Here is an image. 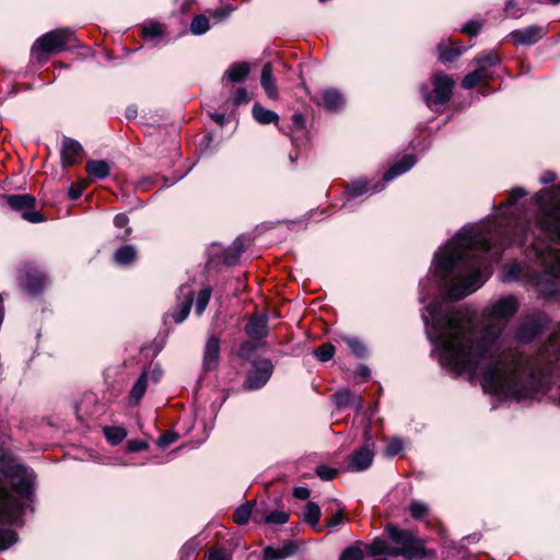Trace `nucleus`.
Masks as SVG:
<instances>
[{
    "label": "nucleus",
    "instance_id": "nucleus-1",
    "mask_svg": "<svg viewBox=\"0 0 560 560\" xmlns=\"http://www.w3.org/2000/svg\"><path fill=\"white\" fill-rule=\"evenodd\" d=\"M429 315L422 314L428 328L431 319L432 330L427 329L430 341L440 349V363L443 368L456 373H467L474 377L481 375V386L485 392L502 399L522 401L533 399L542 386L541 376L529 370L525 377H520L522 362L512 360L509 374L501 373L494 361V346L501 328L494 325L485 326L477 338L474 328L464 315L441 302H432L427 307Z\"/></svg>",
    "mask_w": 560,
    "mask_h": 560
},
{
    "label": "nucleus",
    "instance_id": "nucleus-2",
    "mask_svg": "<svg viewBox=\"0 0 560 560\" xmlns=\"http://www.w3.org/2000/svg\"><path fill=\"white\" fill-rule=\"evenodd\" d=\"M435 271L440 275V284L452 300H462L480 288L482 280L480 267L482 257L460 250H447L434 254Z\"/></svg>",
    "mask_w": 560,
    "mask_h": 560
},
{
    "label": "nucleus",
    "instance_id": "nucleus-3",
    "mask_svg": "<svg viewBox=\"0 0 560 560\" xmlns=\"http://www.w3.org/2000/svg\"><path fill=\"white\" fill-rule=\"evenodd\" d=\"M2 471L23 502H18L5 487L0 486V517L11 521L27 509L33 512L37 485L35 471L22 464L9 465Z\"/></svg>",
    "mask_w": 560,
    "mask_h": 560
},
{
    "label": "nucleus",
    "instance_id": "nucleus-4",
    "mask_svg": "<svg viewBox=\"0 0 560 560\" xmlns=\"http://www.w3.org/2000/svg\"><path fill=\"white\" fill-rule=\"evenodd\" d=\"M365 552L369 557H402L407 560L428 557L424 539L393 523L384 527L382 536L375 537L365 546Z\"/></svg>",
    "mask_w": 560,
    "mask_h": 560
},
{
    "label": "nucleus",
    "instance_id": "nucleus-5",
    "mask_svg": "<svg viewBox=\"0 0 560 560\" xmlns=\"http://www.w3.org/2000/svg\"><path fill=\"white\" fill-rule=\"evenodd\" d=\"M455 81L444 71L434 72L429 83L423 82L419 85V92L425 106L436 114H442L445 106L453 96Z\"/></svg>",
    "mask_w": 560,
    "mask_h": 560
},
{
    "label": "nucleus",
    "instance_id": "nucleus-6",
    "mask_svg": "<svg viewBox=\"0 0 560 560\" xmlns=\"http://www.w3.org/2000/svg\"><path fill=\"white\" fill-rule=\"evenodd\" d=\"M79 46V40L75 37L73 30L69 27L56 28L43 34L38 37L32 48L31 52L33 57L38 60L42 59V55L45 57L54 54H58L66 50H71Z\"/></svg>",
    "mask_w": 560,
    "mask_h": 560
},
{
    "label": "nucleus",
    "instance_id": "nucleus-7",
    "mask_svg": "<svg viewBox=\"0 0 560 560\" xmlns=\"http://www.w3.org/2000/svg\"><path fill=\"white\" fill-rule=\"evenodd\" d=\"M16 279L21 290L31 296L42 295L50 284L48 275L34 261H25L19 269Z\"/></svg>",
    "mask_w": 560,
    "mask_h": 560
},
{
    "label": "nucleus",
    "instance_id": "nucleus-8",
    "mask_svg": "<svg viewBox=\"0 0 560 560\" xmlns=\"http://www.w3.org/2000/svg\"><path fill=\"white\" fill-rule=\"evenodd\" d=\"M550 323L551 318L547 313L535 311L521 320L514 338L522 345H529L548 329Z\"/></svg>",
    "mask_w": 560,
    "mask_h": 560
},
{
    "label": "nucleus",
    "instance_id": "nucleus-9",
    "mask_svg": "<svg viewBox=\"0 0 560 560\" xmlns=\"http://www.w3.org/2000/svg\"><path fill=\"white\" fill-rule=\"evenodd\" d=\"M0 199L5 202L9 209L16 212L30 223H42L46 221L45 214L36 209V198L31 194H4Z\"/></svg>",
    "mask_w": 560,
    "mask_h": 560
},
{
    "label": "nucleus",
    "instance_id": "nucleus-10",
    "mask_svg": "<svg viewBox=\"0 0 560 560\" xmlns=\"http://www.w3.org/2000/svg\"><path fill=\"white\" fill-rule=\"evenodd\" d=\"M375 456V441L370 423L363 429V444L349 457L348 470L360 472L369 469Z\"/></svg>",
    "mask_w": 560,
    "mask_h": 560
},
{
    "label": "nucleus",
    "instance_id": "nucleus-11",
    "mask_svg": "<svg viewBox=\"0 0 560 560\" xmlns=\"http://www.w3.org/2000/svg\"><path fill=\"white\" fill-rule=\"evenodd\" d=\"M273 363L268 358L252 361V369L247 371L243 382V389L257 390L262 388L273 373Z\"/></svg>",
    "mask_w": 560,
    "mask_h": 560
},
{
    "label": "nucleus",
    "instance_id": "nucleus-12",
    "mask_svg": "<svg viewBox=\"0 0 560 560\" xmlns=\"http://www.w3.org/2000/svg\"><path fill=\"white\" fill-rule=\"evenodd\" d=\"M520 303L515 295L500 298L492 305L486 307L485 315L489 318L510 320L518 311Z\"/></svg>",
    "mask_w": 560,
    "mask_h": 560
},
{
    "label": "nucleus",
    "instance_id": "nucleus-13",
    "mask_svg": "<svg viewBox=\"0 0 560 560\" xmlns=\"http://www.w3.org/2000/svg\"><path fill=\"white\" fill-rule=\"evenodd\" d=\"M539 229L555 240H560V205L542 207L537 219Z\"/></svg>",
    "mask_w": 560,
    "mask_h": 560
},
{
    "label": "nucleus",
    "instance_id": "nucleus-14",
    "mask_svg": "<svg viewBox=\"0 0 560 560\" xmlns=\"http://www.w3.org/2000/svg\"><path fill=\"white\" fill-rule=\"evenodd\" d=\"M269 316L267 312H256L252 314L244 325V332L247 338L265 342L264 340L269 336Z\"/></svg>",
    "mask_w": 560,
    "mask_h": 560
},
{
    "label": "nucleus",
    "instance_id": "nucleus-15",
    "mask_svg": "<svg viewBox=\"0 0 560 560\" xmlns=\"http://www.w3.org/2000/svg\"><path fill=\"white\" fill-rule=\"evenodd\" d=\"M547 34V27L538 24H532L524 28L512 31L509 36L516 45L533 46Z\"/></svg>",
    "mask_w": 560,
    "mask_h": 560
},
{
    "label": "nucleus",
    "instance_id": "nucleus-16",
    "mask_svg": "<svg viewBox=\"0 0 560 560\" xmlns=\"http://www.w3.org/2000/svg\"><path fill=\"white\" fill-rule=\"evenodd\" d=\"M179 293L184 296V300L177 303L174 311L170 315H164V325L167 324V319L170 316L176 324H180L187 318V316L190 313L195 296L194 291L188 285H182L179 288Z\"/></svg>",
    "mask_w": 560,
    "mask_h": 560
},
{
    "label": "nucleus",
    "instance_id": "nucleus-17",
    "mask_svg": "<svg viewBox=\"0 0 560 560\" xmlns=\"http://www.w3.org/2000/svg\"><path fill=\"white\" fill-rule=\"evenodd\" d=\"M537 291L546 300L560 298V278L552 275L551 270H546L537 279Z\"/></svg>",
    "mask_w": 560,
    "mask_h": 560
},
{
    "label": "nucleus",
    "instance_id": "nucleus-18",
    "mask_svg": "<svg viewBox=\"0 0 560 560\" xmlns=\"http://www.w3.org/2000/svg\"><path fill=\"white\" fill-rule=\"evenodd\" d=\"M220 339L211 335L207 338L203 354H202V370L211 372L218 369L220 359Z\"/></svg>",
    "mask_w": 560,
    "mask_h": 560
},
{
    "label": "nucleus",
    "instance_id": "nucleus-19",
    "mask_svg": "<svg viewBox=\"0 0 560 560\" xmlns=\"http://www.w3.org/2000/svg\"><path fill=\"white\" fill-rule=\"evenodd\" d=\"M83 153V147L79 141L65 137L60 149L61 163L63 167L79 163Z\"/></svg>",
    "mask_w": 560,
    "mask_h": 560
},
{
    "label": "nucleus",
    "instance_id": "nucleus-20",
    "mask_svg": "<svg viewBox=\"0 0 560 560\" xmlns=\"http://www.w3.org/2000/svg\"><path fill=\"white\" fill-rule=\"evenodd\" d=\"M318 106L327 112H337L345 105L343 95L337 89H325L319 97L312 98Z\"/></svg>",
    "mask_w": 560,
    "mask_h": 560
},
{
    "label": "nucleus",
    "instance_id": "nucleus-21",
    "mask_svg": "<svg viewBox=\"0 0 560 560\" xmlns=\"http://www.w3.org/2000/svg\"><path fill=\"white\" fill-rule=\"evenodd\" d=\"M466 49L467 48L460 42L456 43V45H452L451 43L442 39L436 45L438 60L442 65L452 63L460 57Z\"/></svg>",
    "mask_w": 560,
    "mask_h": 560
},
{
    "label": "nucleus",
    "instance_id": "nucleus-22",
    "mask_svg": "<svg viewBox=\"0 0 560 560\" xmlns=\"http://www.w3.org/2000/svg\"><path fill=\"white\" fill-rule=\"evenodd\" d=\"M332 399L339 410L352 407L357 411H360L363 408V398L349 388H339L332 395Z\"/></svg>",
    "mask_w": 560,
    "mask_h": 560
},
{
    "label": "nucleus",
    "instance_id": "nucleus-23",
    "mask_svg": "<svg viewBox=\"0 0 560 560\" xmlns=\"http://www.w3.org/2000/svg\"><path fill=\"white\" fill-rule=\"evenodd\" d=\"M417 162L415 154H405L399 161L395 162L384 174L383 179L390 182L399 175L408 172Z\"/></svg>",
    "mask_w": 560,
    "mask_h": 560
},
{
    "label": "nucleus",
    "instance_id": "nucleus-24",
    "mask_svg": "<svg viewBox=\"0 0 560 560\" xmlns=\"http://www.w3.org/2000/svg\"><path fill=\"white\" fill-rule=\"evenodd\" d=\"M250 72V67L248 62L241 61L232 63L229 69L225 71L222 83L231 82V83H241L246 80Z\"/></svg>",
    "mask_w": 560,
    "mask_h": 560
},
{
    "label": "nucleus",
    "instance_id": "nucleus-25",
    "mask_svg": "<svg viewBox=\"0 0 560 560\" xmlns=\"http://www.w3.org/2000/svg\"><path fill=\"white\" fill-rule=\"evenodd\" d=\"M545 352L550 364L560 365V324L558 329L553 330L546 342Z\"/></svg>",
    "mask_w": 560,
    "mask_h": 560
},
{
    "label": "nucleus",
    "instance_id": "nucleus-26",
    "mask_svg": "<svg viewBox=\"0 0 560 560\" xmlns=\"http://www.w3.org/2000/svg\"><path fill=\"white\" fill-rule=\"evenodd\" d=\"M322 511L316 502L308 501L304 506L303 521L315 532L320 533L324 526L319 524Z\"/></svg>",
    "mask_w": 560,
    "mask_h": 560
},
{
    "label": "nucleus",
    "instance_id": "nucleus-27",
    "mask_svg": "<svg viewBox=\"0 0 560 560\" xmlns=\"http://www.w3.org/2000/svg\"><path fill=\"white\" fill-rule=\"evenodd\" d=\"M260 84H261L266 95L270 100L278 98V95H279L278 89H277L276 80L272 74V67L270 63H266L261 69Z\"/></svg>",
    "mask_w": 560,
    "mask_h": 560
},
{
    "label": "nucleus",
    "instance_id": "nucleus-28",
    "mask_svg": "<svg viewBox=\"0 0 560 560\" xmlns=\"http://www.w3.org/2000/svg\"><path fill=\"white\" fill-rule=\"evenodd\" d=\"M253 118L260 125H278L279 115L271 109L265 108L260 103L256 102L252 108Z\"/></svg>",
    "mask_w": 560,
    "mask_h": 560
},
{
    "label": "nucleus",
    "instance_id": "nucleus-29",
    "mask_svg": "<svg viewBox=\"0 0 560 560\" xmlns=\"http://www.w3.org/2000/svg\"><path fill=\"white\" fill-rule=\"evenodd\" d=\"M290 518L289 513L284 511L273 510L269 512L268 514L264 515L261 514L257 509L254 513V521L256 523H266V524H272V525H283L288 523Z\"/></svg>",
    "mask_w": 560,
    "mask_h": 560
},
{
    "label": "nucleus",
    "instance_id": "nucleus-30",
    "mask_svg": "<svg viewBox=\"0 0 560 560\" xmlns=\"http://www.w3.org/2000/svg\"><path fill=\"white\" fill-rule=\"evenodd\" d=\"M88 175L93 179H104L109 176V164L104 160H89L85 165Z\"/></svg>",
    "mask_w": 560,
    "mask_h": 560
},
{
    "label": "nucleus",
    "instance_id": "nucleus-31",
    "mask_svg": "<svg viewBox=\"0 0 560 560\" xmlns=\"http://www.w3.org/2000/svg\"><path fill=\"white\" fill-rule=\"evenodd\" d=\"M148 388V374L147 371H142V373L137 378L136 383L133 384L130 393H129V405L130 406H137L142 397L144 396Z\"/></svg>",
    "mask_w": 560,
    "mask_h": 560
},
{
    "label": "nucleus",
    "instance_id": "nucleus-32",
    "mask_svg": "<svg viewBox=\"0 0 560 560\" xmlns=\"http://www.w3.org/2000/svg\"><path fill=\"white\" fill-rule=\"evenodd\" d=\"M477 69H481V72L487 74V71L501 63L500 56L494 50H488L479 54L474 58Z\"/></svg>",
    "mask_w": 560,
    "mask_h": 560
},
{
    "label": "nucleus",
    "instance_id": "nucleus-33",
    "mask_svg": "<svg viewBox=\"0 0 560 560\" xmlns=\"http://www.w3.org/2000/svg\"><path fill=\"white\" fill-rule=\"evenodd\" d=\"M138 258V252L133 245H122L114 253V261L119 266H130Z\"/></svg>",
    "mask_w": 560,
    "mask_h": 560
},
{
    "label": "nucleus",
    "instance_id": "nucleus-34",
    "mask_svg": "<svg viewBox=\"0 0 560 560\" xmlns=\"http://www.w3.org/2000/svg\"><path fill=\"white\" fill-rule=\"evenodd\" d=\"M265 346V342H260L255 339L247 338L242 341L236 350V357L243 361H253V355L257 352V350Z\"/></svg>",
    "mask_w": 560,
    "mask_h": 560
},
{
    "label": "nucleus",
    "instance_id": "nucleus-35",
    "mask_svg": "<svg viewBox=\"0 0 560 560\" xmlns=\"http://www.w3.org/2000/svg\"><path fill=\"white\" fill-rule=\"evenodd\" d=\"M453 241H455L457 245L464 249H472L478 243V233L475 229H470L468 231H459L456 233L452 241H448V244H451Z\"/></svg>",
    "mask_w": 560,
    "mask_h": 560
},
{
    "label": "nucleus",
    "instance_id": "nucleus-36",
    "mask_svg": "<svg viewBox=\"0 0 560 560\" xmlns=\"http://www.w3.org/2000/svg\"><path fill=\"white\" fill-rule=\"evenodd\" d=\"M103 433L106 441L113 445H119L127 438V430L118 425H106L103 428Z\"/></svg>",
    "mask_w": 560,
    "mask_h": 560
},
{
    "label": "nucleus",
    "instance_id": "nucleus-37",
    "mask_svg": "<svg viewBox=\"0 0 560 560\" xmlns=\"http://www.w3.org/2000/svg\"><path fill=\"white\" fill-rule=\"evenodd\" d=\"M254 505H255L254 501H246L245 503L237 506L233 514V521L237 525L247 524L249 518L252 516L254 517V513H255V510H253Z\"/></svg>",
    "mask_w": 560,
    "mask_h": 560
},
{
    "label": "nucleus",
    "instance_id": "nucleus-38",
    "mask_svg": "<svg viewBox=\"0 0 560 560\" xmlns=\"http://www.w3.org/2000/svg\"><path fill=\"white\" fill-rule=\"evenodd\" d=\"M334 503L338 506L330 517H326L324 528H328L330 533L337 532L341 524L346 521L345 508L337 501Z\"/></svg>",
    "mask_w": 560,
    "mask_h": 560
},
{
    "label": "nucleus",
    "instance_id": "nucleus-39",
    "mask_svg": "<svg viewBox=\"0 0 560 560\" xmlns=\"http://www.w3.org/2000/svg\"><path fill=\"white\" fill-rule=\"evenodd\" d=\"M113 223L117 229H124L121 233L116 235V238L126 242L132 234V228L129 226V218L126 213H118L114 217Z\"/></svg>",
    "mask_w": 560,
    "mask_h": 560
},
{
    "label": "nucleus",
    "instance_id": "nucleus-40",
    "mask_svg": "<svg viewBox=\"0 0 560 560\" xmlns=\"http://www.w3.org/2000/svg\"><path fill=\"white\" fill-rule=\"evenodd\" d=\"M306 129V119L305 116L302 113H294L291 116V126L289 127V131L283 130L280 128V130L289 135L291 137L292 143L295 145V138L292 136L294 132H303Z\"/></svg>",
    "mask_w": 560,
    "mask_h": 560
},
{
    "label": "nucleus",
    "instance_id": "nucleus-41",
    "mask_svg": "<svg viewBox=\"0 0 560 560\" xmlns=\"http://www.w3.org/2000/svg\"><path fill=\"white\" fill-rule=\"evenodd\" d=\"M368 190H369V183L364 179H359V180H355V182H352L351 184H349L346 187V190L343 194H345L346 200H351V199H354L357 197L364 195L365 192H368Z\"/></svg>",
    "mask_w": 560,
    "mask_h": 560
},
{
    "label": "nucleus",
    "instance_id": "nucleus-42",
    "mask_svg": "<svg viewBox=\"0 0 560 560\" xmlns=\"http://www.w3.org/2000/svg\"><path fill=\"white\" fill-rule=\"evenodd\" d=\"M142 35L145 39L160 38L164 35L162 25L155 21H149L143 24Z\"/></svg>",
    "mask_w": 560,
    "mask_h": 560
},
{
    "label": "nucleus",
    "instance_id": "nucleus-43",
    "mask_svg": "<svg viewBox=\"0 0 560 560\" xmlns=\"http://www.w3.org/2000/svg\"><path fill=\"white\" fill-rule=\"evenodd\" d=\"M486 77L485 73L481 72V69H475L474 71L467 73L462 80V86L465 90L475 89L481 80Z\"/></svg>",
    "mask_w": 560,
    "mask_h": 560
},
{
    "label": "nucleus",
    "instance_id": "nucleus-44",
    "mask_svg": "<svg viewBox=\"0 0 560 560\" xmlns=\"http://www.w3.org/2000/svg\"><path fill=\"white\" fill-rule=\"evenodd\" d=\"M209 20L203 14H198L192 18L190 23V32L194 35H202L209 30Z\"/></svg>",
    "mask_w": 560,
    "mask_h": 560
},
{
    "label": "nucleus",
    "instance_id": "nucleus-45",
    "mask_svg": "<svg viewBox=\"0 0 560 560\" xmlns=\"http://www.w3.org/2000/svg\"><path fill=\"white\" fill-rule=\"evenodd\" d=\"M335 347L330 342H325L314 350V355L319 362H328L334 358Z\"/></svg>",
    "mask_w": 560,
    "mask_h": 560
},
{
    "label": "nucleus",
    "instance_id": "nucleus-46",
    "mask_svg": "<svg viewBox=\"0 0 560 560\" xmlns=\"http://www.w3.org/2000/svg\"><path fill=\"white\" fill-rule=\"evenodd\" d=\"M348 347L351 352L359 359H364L368 355V349L365 345L355 337H350L346 339Z\"/></svg>",
    "mask_w": 560,
    "mask_h": 560
},
{
    "label": "nucleus",
    "instance_id": "nucleus-47",
    "mask_svg": "<svg viewBox=\"0 0 560 560\" xmlns=\"http://www.w3.org/2000/svg\"><path fill=\"white\" fill-rule=\"evenodd\" d=\"M212 290L211 288H202L198 294L196 300V313L197 315H201L207 305L209 304L210 298H211Z\"/></svg>",
    "mask_w": 560,
    "mask_h": 560
},
{
    "label": "nucleus",
    "instance_id": "nucleus-48",
    "mask_svg": "<svg viewBox=\"0 0 560 560\" xmlns=\"http://www.w3.org/2000/svg\"><path fill=\"white\" fill-rule=\"evenodd\" d=\"M18 540V535L13 529L0 528V551L10 548Z\"/></svg>",
    "mask_w": 560,
    "mask_h": 560
},
{
    "label": "nucleus",
    "instance_id": "nucleus-49",
    "mask_svg": "<svg viewBox=\"0 0 560 560\" xmlns=\"http://www.w3.org/2000/svg\"><path fill=\"white\" fill-rule=\"evenodd\" d=\"M428 505L420 501H411L409 504V513L413 520H422L428 514Z\"/></svg>",
    "mask_w": 560,
    "mask_h": 560
},
{
    "label": "nucleus",
    "instance_id": "nucleus-50",
    "mask_svg": "<svg viewBox=\"0 0 560 560\" xmlns=\"http://www.w3.org/2000/svg\"><path fill=\"white\" fill-rule=\"evenodd\" d=\"M363 551L359 545L347 547L340 555L339 560H363Z\"/></svg>",
    "mask_w": 560,
    "mask_h": 560
},
{
    "label": "nucleus",
    "instance_id": "nucleus-51",
    "mask_svg": "<svg viewBox=\"0 0 560 560\" xmlns=\"http://www.w3.org/2000/svg\"><path fill=\"white\" fill-rule=\"evenodd\" d=\"M404 448V443L401 441V439L399 438H392L386 447H385V455L387 457H395L396 455H398Z\"/></svg>",
    "mask_w": 560,
    "mask_h": 560
},
{
    "label": "nucleus",
    "instance_id": "nucleus-52",
    "mask_svg": "<svg viewBox=\"0 0 560 560\" xmlns=\"http://www.w3.org/2000/svg\"><path fill=\"white\" fill-rule=\"evenodd\" d=\"M337 472H338V470L336 468L329 467L324 464L318 465L315 468L316 476L319 477L324 481L332 480L336 477Z\"/></svg>",
    "mask_w": 560,
    "mask_h": 560
},
{
    "label": "nucleus",
    "instance_id": "nucleus-53",
    "mask_svg": "<svg viewBox=\"0 0 560 560\" xmlns=\"http://www.w3.org/2000/svg\"><path fill=\"white\" fill-rule=\"evenodd\" d=\"M483 21L470 20L462 26L460 32L475 37L480 33Z\"/></svg>",
    "mask_w": 560,
    "mask_h": 560
},
{
    "label": "nucleus",
    "instance_id": "nucleus-54",
    "mask_svg": "<svg viewBox=\"0 0 560 560\" xmlns=\"http://www.w3.org/2000/svg\"><path fill=\"white\" fill-rule=\"evenodd\" d=\"M241 256V254H236L235 250H232V247L229 246L223 249L221 255V261L225 266H235L238 262Z\"/></svg>",
    "mask_w": 560,
    "mask_h": 560
},
{
    "label": "nucleus",
    "instance_id": "nucleus-55",
    "mask_svg": "<svg viewBox=\"0 0 560 560\" xmlns=\"http://www.w3.org/2000/svg\"><path fill=\"white\" fill-rule=\"evenodd\" d=\"M149 448V443L144 440H129L125 446V452L128 454L145 451Z\"/></svg>",
    "mask_w": 560,
    "mask_h": 560
},
{
    "label": "nucleus",
    "instance_id": "nucleus-56",
    "mask_svg": "<svg viewBox=\"0 0 560 560\" xmlns=\"http://www.w3.org/2000/svg\"><path fill=\"white\" fill-rule=\"evenodd\" d=\"M504 12L513 19H520L525 13L524 10L518 7L516 0H508L504 4Z\"/></svg>",
    "mask_w": 560,
    "mask_h": 560
},
{
    "label": "nucleus",
    "instance_id": "nucleus-57",
    "mask_svg": "<svg viewBox=\"0 0 560 560\" xmlns=\"http://www.w3.org/2000/svg\"><path fill=\"white\" fill-rule=\"evenodd\" d=\"M526 190L523 187H514L510 190V198L501 203V207H511L517 200L526 196Z\"/></svg>",
    "mask_w": 560,
    "mask_h": 560
},
{
    "label": "nucleus",
    "instance_id": "nucleus-58",
    "mask_svg": "<svg viewBox=\"0 0 560 560\" xmlns=\"http://www.w3.org/2000/svg\"><path fill=\"white\" fill-rule=\"evenodd\" d=\"M284 557L280 548L268 546L262 550V560H283Z\"/></svg>",
    "mask_w": 560,
    "mask_h": 560
},
{
    "label": "nucleus",
    "instance_id": "nucleus-59",
    "mask_svg": "<svg viewBox=\"0 0 560 560\" xmlns=\"http://www.w3.org/2000/svg\"><path fill=\"white\" fill-rule=\"evenodd\" d=\"M232 102L235 106L247 104L249 102L247 90L243 86L237 88L235 90Z\"/></svg>",
    "mask_w": 560,
    "mask_h": 560
},
{
    "label": "nucleus",
    "instance_id": "nucleus-60",
    "mask_svg": "<svg viewBox=\"0 0 560 560\" xmlns=\"http://www.w3.org/2000/svg\"><path fill=\"white\" fill-rule=\"evenodd\" d=\"M197 542L189 540L180 548L182 558H189L198 553Z\"/></svg>",
    "mask_w": 560,
    "mask_h": 560
},
{
    "label": "nucleus",
    "instance_id": "nucleus-61",
    "mask_svg": "<svg viewBox=\"0 0 560 560\" xmlns=\"http://www.w3.org/2000/svg\"><path fill=\"white\" fill-rule=\"evenodd\" d=\"M187 175V172H175L172 176H162L163 187H172L174 184L183 179Z\"/></svg>",
    "mask_w": 560,
    "mask_h": 560
},
{
    "label": "nucleus",
    "instance_id": "nucleus-62",
    "mask_svg": "<svg viewBox=\"0 0 560 560\" xmlns=\"http://www.w3.org/2000/svg\"><path fill=\"white\" fill-rule=\"evenodd\" d=\"M518 277H520V268L516 265L509 266L504 270L503 279L505 281H515L518 279Z\"/></svg>",
    "mask_w": 560,
    "mask_h": 560
},
{
    "label": "nucleus",
    "instance_id": "nucleus-63",
    "mask_svg": "<svg viewBox=\"0 0 560 560\" xmlns=\"http://www.w3.org/2000/svg\"><path fill=\"white\" fill-rule=\"evenodd\" d=\"M232 247V250H235L236 254H243L245 252V241L244 236L240 235L237 236L233 243L230 245Z\"/></svg>",
    "mask_w": 560,
    "mask_h": 560
},
{
    "label": "nucleus",
    "instance_id": "nucleus-64",
    "mask_svg": "<svg viewBox=\"0 0 560 560\" xmlns=\"http://www.w3.org/2000/svg\"><path fill=\"white\" fill-rule=\"evenodd\" d=\"M208 560H231L228 553L222 549L212 550L209 553Z\"/></svg>",
    "mask_w": 560,
    "mask_h": 560
}]
</instances>
